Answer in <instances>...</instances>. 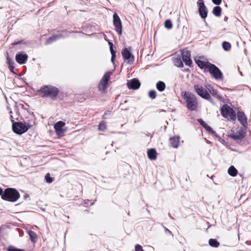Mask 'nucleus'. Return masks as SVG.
I'll use <instances>...</instances> for the list:
<instances>
[{"instance_id": "1", "label": "nucleus", "mask_w": 251, "mask_h": 251, "mask_svg": "<svg viewBox=\"0 0 251 251\" xmlns=\"http://www.w3.org/2000/svg\"><path fill=\"white\" fill-rule=\"evenodd\" d=\"M38 93L42 98H50L51 100H54L59 93V90L52 85H44L38 90Z\"/></svg>"}, {"instance_id": "2", "label": "nucleus", "mask_w": 251, "mask_h": 251, "mask_svg": "<svg viewBox=\"0 0 251 251\" xmlns=\"http://www.w3.org/2000/svg\"><path fill=\"white\" fill-rule=\"evenodd\" d=\"M182 96L185 100L186 107L191 111L197 110L198 102L197 97L189 92L184 91L182 93Z\"/></svg>"}, {"instance_id": "3", "label": "nucleus", "mask_w": 251, "mask_h": 251, "mask_svg": "<svg viewBox=\"0 0 251 251\" xmlns=\"http://www.w3.org/2000/svg\"><path fill=\"white\" fill-rule=\"evenodd\" d=\"M20 198V194L17 189L13 188H8L4 190L2 195V199L4 201L14 202Z\"/></svg>"}, {"instance_id": "4", "label": "nucleus", "mask_w": 251, "mask_h": 251, "mask_svg": "<svg viewBox=\"0 0 251 251\" xmlns=\"http://www.w3.org/2000/svg\"><path fill=\"white\" fill-rule=\"evenodd\" d=\"M222 115L226 118H229L231 120L235 121L236 119V114L232 108L227 104L223 105L221 108Z\"/></svg>"}, {"instance_id": "5", "label": "nucleus", "mask_w": 251, "mask_h": 251, "mask_svg": "<svg viewBox=\"0 0 251 251\" xmlns=\"http://www.w3.org/2000/svg\"><path fill=\"white\" fill-rule=\"evenodd\" d=\"M112 73L111 72H107L100 79L98 87L99 90L100 92L104 93L106 92V90L108 87V82L110 80V77Z\"/></svg>"}, {"instance_id": "6", "label": "nucleus", "mask_w": 251, "mask_h": 251, "mask_svg": "<svg viewBox=\"0 0 251 251\" xmlns=\"http://www.w3.org/2000/svg\"><path fill=\"white\" fill-rule=\"evenodd\" d=\"M12 122V130L13 132L17 134L21 135L28 130L29 129L26 125L22 122H15L11 119Z\"/></svg>"}, {"instance_id": "7", "label": "nucleus", "mask_w": 251, "mask_h": 251, "mask_svg": "<svg viewBox=\"0 0 251 251\" xmlns=\"http://www.w3.org/2000/svg\"><path fill=\"white\" fill-rule=\"evenodd\" d=\"M206 72H209L216 80H222L223 74L221 71L214 64H211Z\"/></svg>"}, {"instance_id": "8", "label": "nucleus", "mask_w": 251, "mask_h": 251, "mask_svg": "<svg viewBox=\"0 0 251 251\" xmlns=\"http://www.w3.org/2000/svg\"><path fill=\"white\" fill-rule=\"evenodd\" d=\"M194 88L197 94L202 98L206 100H211V96L208 91L200 84H195Z\"/></svg>"}, {"instance_id": "9", "label": "nucleus", "mask_w": 251, "mask_h": 251, "mask_svg": "<svg viewBox=\"0 0 251 251\" xmlns=\"http://www.w3.org/2000/svg\"><path fill=\"white\" fill-rule=\"evenodd\" d=\"M199 7V13L202 19H205L207 16L208 10L203 0H199L197 2Z\"/></svg>"}, {"instance_id": "10", "label": "nucleus", "mask_w": 251, "mask_h": 251, "mask_svg": "<svg viewBox=\"0 0 251 251\" xmlns=\"http://www.w3.org/2000/svg\"><path fill=\"white\" fill-rule=\"evenodd\" d=\"M113 25L115 29L119 35H121L122 33V25L120 18L116 13L113 14Z\"/></svg>"}, {"instance_id": "11", "label": "nucleus", "mask_w": 251, "mask_h": 251, "mask_svg": "<svg viewBox=\"0 0 251 251\" xmlns=\"http://www.w3.org/2000/svg\"><path fill=\"white\" fill-rule=\"evenodd\" d=\"M36 118L33 113H28V115L26 116L24 123L26 125L28 128H30L35 125Z\"/></svg>"}, {"instance_id": "12", "label": "nucleus", "mask_w": 251, "mask_h": 251, "mask_svg": "<svg viewBox=\"0 0 251 251\" xmlns=\"http://www.w3.org/2000/svg\"><path fill=\"white\" fill-rule=\"evenodd\" d=\"M181 56L182 60L185 63V65L188 66H191L192 64V60L190 58V51L186 50H183V51L182 52Z\"/></svg>"}, {"instance_id": "13", "label": "nucleus", "mask_w": 251, "mask_h": 251, "mask_svg": "<svg viewBox=\"0 0 251 251\" xmlns=\"http://www.w3.org/2000/svg\"><path fill=\"white\" fill-rule=\"evenodd\" d=\"M141 85L139 80L137 78H133L127 82V86L129 89H138Z\"/></svg>"}, {"instance_id": "14", "label": "nucleus", "mask_w": 251, "mask_h": 251, "mask_svg": "<svg viewBox=\"0 0 251 251\" xmlns=\"http://www.w3.org/2000/svg\"><path fill=\"white\" fill-rule=\"evenodd\" d=\"M196 63L200 68L203 69L204 72H206L209 65L211 64L209 61H204L200 59L196 60Z\"/></svg>"}, {"instance_id": "15", "label": "nucleus", "mask_w": 251, "mask_h": 251, "mask_svg": "<svg viewBox=\"0 0 251 251\" xmlns=\"http://www.w3.org/2000/svg\"><path fill=\"white\" fill-rule=\"evenodd\" d=\"M28 58V55L26 54L18 53L15 56L16 61L20 64H24L25 63Z\"/></svg>"}, {"instance_id": "16", "label": "nucleus", "mask_w": 251, "mask_h": 251, "mask_svg": "<svg viewBox=\"0 0 251 251\" xmlns=\"http://www.w3.org/2000/svg\"><path fill=\"white\" fill-rule=\"evenodd\" d=\"M237 117L238 121L242 126H246L247 125V118L243 111H239L238 112Z\"/></svg>"}, {"instance_id": "17", "label": "nucleus", "mask_w": 251, "mask_h": 251, "mask_svg": "<svg viewBox=\"0 0 251 251\" xmlns=\"http://www.w3.org/2000/svg\"><path fill=\"white\" fill-rule=\"evenodd\" d=\"M245 136V133L242 130H240L236 133H232L229 135V137L234 140H241L243 139Z\"/></svg>"}, {"instance_id": "18", "label": "nucleus", "mask_w": 251, "mask_h": 251, "mask_svg": "<svg viewBox=\"0 0 251 251\" xmlns=\"http://www.w3.org/2000/svg\"><path fill=\"white\" fill-rule=\"evenodd\" d=\"M122 55L124 60H127L130 61V59L131 57L133 59V56L131 53L130 50L127 48L123 49L122 51Z\"/></svg>"}, {"instance_id": "19", "label": "nucleus", "mask_w": 251, "mask_h": 251, "mask_svg": "<svg viewBox=\"0 0 251 251\" xmlns=\"http://www.w3.org/2000/svg\"><path fill=\"white\" fill-rule=\"evenodd\" d=\"M179 136H174L171 137L169 140V142L172 147L174 148H177L179 145Z\"/></svg>"}, {"instance_id": "20", "label": "nucleus", "mask_w": 251, "mask_h": 251, "mask_svg": "<svg viewBox=\"0 0 251 251\" xmlns=\"http://www.w3.org/2000/svg\"><path fill=\"white\" fill-rule=\"evenodd\" d=\"M147 154L149 158L151 160H154L157 158V152L155 149L148 150Z\"/></svg>"}, {"instance_id": "21", "label": "nucleus", "mask_w": 251, "mask_h": 251, "mask_svg": "<svg viewBox=\"0 0 251 251\" xmlns=\"http://www.w3.org/2000/svg\"><path fill=\"white\" fill-rule=\"evenodd\" d=\"M208 92L209 94H211L213 96L216 97L218 99H220L221 97L218 94V91L217 90L214 89L210 85H208Z\"/></svg>"}, {"instance_id": "22", "label": "nucleus", "mask_w": 251, "mask_h": 251, "mask_svg": "<svg viewBox=\"0 0 251 251\" xmlns=\"http://www.w3.org/2000/svg\"><path fill=\"white\" fill-rule=\"evenodd\" d=\"M62 37V35L61 34H57V35H54L50 37H49L47 41H46V44L49 45L51 43H52L53 41H55L58 39L59 38Z\"/></svg>"}, {"instance_id": "23", "label": "nucleus", "mask_w": 251, "mask_h": 251, "mask_svg": "<svg viewBox=\"0 0 251 251\" xmlns=\"http://www.w3.org/2000/svg\"><path fill=\"white\" fill-rule=\"evenodd\" d=\"M7 63L8 65V68L11 72H13V70L15 68L14 67V62L12 60V59L9 56L8 54H7Z\"/></svg>"}, {"instance_id": "24", "label": "nucleus", "mask_w": 251, "mask_h": 251, "mask_svg": "<svg viewBox=\"0 0 251 251\" xmlns=\"http://www.w3.org/2000/svg\"><path fill=\"white\" fill-rule=\"evenodd\" d=\"M199 123L200 125L202 126L207 131L210 132H213V130L212 128L208 126L205 122H204L202 119H199L198 120Z\"/></svg>"}, {"instance_id": "25", "label": "nucleus", "mask_w": 251, "mask_h": 251, "mask_svg": "<svg viewBox=\"0 0 251 251\" xmlns=\"http://www.w3.org/2000/svg\"><path fill=\"white\" fill-rule=\"evenodd\" d=\"M222 10L221 7L216 6L213 8L212 13L215 16L219 17L221 16Z\"/></svg>"}, {"instance_id": "26", "label": "nucleus", "mask_w": 251, "mask_h": 251, "mask_svg": "<svg viewBox=\"0 0 251 251\" xmlns=\"http://www.w3.org/2000/svg\"><path fill=\"white\" fill-rule=\"evenodd\" d=\"M228 173L230 176L234 177L237 176L238 171L233 166H231L228 169Z\"/></svg>"}, {"instance_id": "27", "label": "nucleus", "mask_w": 251, "mask_h": 251, "mask_svg": "<svg viewBox=\"0 0 251 251\" xmlns=\"http://www.w3.org/2000/svg\"><path fill=\"white\" fill-rule=\"evenodd\" d=\"M28 235L30 237L31 241L33 243H35L37 241V236L36 233L32 230H30L28 232Z\"/></svg>"}, {"instance_id": "28", "label": "nucleus", "mask_w": 251, "mask_h": 251, "mask_svg": "<svg viewBox=\"0 0 251 251\" xmlns=\"http://www.w3.org/2000/svg\"><path fill=\"white\" fill-rule=\"evenodd\" d=\"M166 88L165 83L162 81H159L156 84V88L160 92L163 91Z\"/></svg>"}, {"instance_id": "29", "label": "nucleus", "mask_w": 251, "mask_h": 251, "mask_svg": "<svg viewBox=\"0 0 251 251\" xmlns=\"http://www.w3.org/2000/svg\"><path fill=\"white\" fill-rule=\"evenodd\" d=\"M209 244L212 247L217 248L220 246L219 242L215 239H210Z\"/></svg>"}, {"instance_id": "30", "label": "nucleus", "mask_w": 251, "mask_h": 251, "mask_svg": "<svg viewBox=\"0 0 251 251\" xmlns=\"http://www.w3.org/2000/svg\"><path fill=\"white\" fill-rule=\"evenodd\" d=\"M223 49L226 51H229L231 49V45L229 42L224 41L222 44Z\"/></svg>"}, {"instance_id": "31", "label": "nucleus", "mask_w": 251, "mask_h": 251, "mask_svg": "<svg viewBox=\"0 0 251 251\" xmlns=\"http://www.w3.org/2000/svg\"><path fill=\"white\" fill-rule=\"evenodd\" d=\"M106 128L107 126L106 123L103 121H101L99 125V129L100 131H104L106 130Z\"/></svg>"}, {"instance_id": "32", "label": "nucleus", "mask_w": 251, "mask_h": 251, "mask_svg": "<svg viewBox=\"0 0 251 251\" xmlns=\"http://www.w3.org/2000/svg\"><path fill=\"white\" fill-rule=\"evenodd\" d=\"M65 124L64 122L61 121H58L54 125V129H57V128H59V129L63 128V127L65 126Z\"/></svg>"}, {"instance_id": "33", "label": "nucleus", "mask_w": 251, "mask_h": 251, "mask_svg": "<svg viewBox=\"0 0 251 251\" xmlns=\"http://www.w3.org/2000/svg\"><path fill=\"white\" fill-rule=\"evenodd\" d=\"M175 64L178 67L181 68L183 67V63L180 58H176L175 60Z\"/></svg>"}, {"instance_id": "34", "label": "nucleus", "mask_w": 251, "mask_h": 251, "mask_svg": "<svg viewBox=\"0 0 251 251\" xmlns=\"http://www.w3.org/2000/svg\"><path fill=\"white\" fill-rule=\"evenodd\" d=\"M45 179L47 183H50L53 182L54 178L50 177V173H47L45 176Z\"/></svg>"}, {"instance_id": "35", "label": "nucleus", "mask_w": 251, "mask_h": 251, "mask_svg": "<svg viewBox=\"0 0 251 251\" xmlns=\"http://www.w3.org/2000/svg\"><path fill=\"white\" fill-rule=\"evenodd\" d=\"M165 26L167 29H171L173 27L172 22L170 20H167L165 22Z\"/></svg>"}, {"instance_id": "36", "label": "nucleus", "mask_w": 251, "mask_h": 251, "mask_svg": "<svg viewBox=\"0 0 251 251\" xmlns=\"http://www.w3.org/2000/svg\"><path fill=\"white\" fill-rule=\"evenodd\" d=\"M149 96L151 99H155L156 97V93L154 90H151L149 92Z\"/></svg>"}, {"instance_id": "37", "label": "nucleus", "mask_w": 251, "mask_h": 251, "mask_svg": "<svg viewBox=\"0 0 251 251\" xmlns=\"http://www.w3.org/2000/svg\"><path fill=\"white\" fill-rule=\"evenodd\" d=\"M55 131L56 132V134L59 136H63L64 135V130L63 129V128H60V129H59V128H57V129H55Z\"/></svg>"}, {"instance_id": "38", "label": "nucleus", "mask_w": 251, "mask_h": 251, "mask_svg": "<svg viewBox=\"0 0 251 251\" xmlns=\"http://www.w3.org/2000/svg\"><path fill=\"white\" fill-rule=\"evenodd\" d=\"M8 251H25L22 249H19L15 248L13 246H9L8 249Z\"/></svg>"}, {"instance_id": "39", "label": "nucleus", "mask_w": 251, "mask_h": 251, "mask_svg": "<svg viewBox=\"0 0 251 251\" xmlns=\"http://www.w3.org/2000/svg\"><path fill=\"white\" fill-rule=\"evenodd\" d=\"M135 251H145L143 249L142 247L140 245H136L135 247Z\"/></svg>"}, {"instance_id": "40", "label": "nucleus", "mask_w": 251, "mask_h": 251, "mask_svg": "<svg viewBox=\"0 0 251 251\" xmlns=\"http://www.w3.org/2000/svg\"><path fill=\"white\" fill-rule=\"evenodd\" d=\"M111 111H109V110L106 111L104 112V113L102 116L103 118L104 119H106L107 116L111 115Z\"/></svg>"}, {"instance_id": "41", "label": "nucleus", "mask_w": 251, "mask_h": 251, "mask_svg": "<svg viewBox=\"0 0 251 251\" xmlns=\"http://www.w3.org/2000/svg\"><path fill=\"white\" fill-rule=\"evenodd\" d=\"M111 53V60L113 61L116 57V51L115 50L110 51Z\"/></svg>"}, {"instance_id": "42", "label": "nucleus", "mask_w": 251, "mask_h": 251, "mask_svg": "<svg viewBox=\"0 0 251 251\" xmlns=\"http://www.w3.org/2000/svg\"><path fill=\"white\" fill-rule=\"evenodd\" d=\"M212 1L216 5H219L222 2V0H212Z\"/></svg>"}, {"instance_id": "43", "label": "nucleus", "mask_w": 251, "mask_h": 251, "mask_svg": "<svg viewBox=\"0 0 251 251\" xmlns=\"http://www.w3.org/2000/svg\"><path fill=\"white\" fill-rule=\"evenodd\" d=\"M164 228H165V233L167 234H170V235H171L172 236H173V234H172V232L169 229H168L166 227H164Z\"/></svg>"}, {"instance_id": "44", "label": "nucleus", "mask_w": 251, "mask_h": 251, "mask_svg": "<svg viewBox=\"0 0 251 251\" xmlns=\"http://www.w3.org/2000/svg\"><path fill=\"white\" fill-rule=\"evenodd\" d=\"M108 44L109 45L110 51L114 50L113 48V43L112 42H108Z\"/></svg>"}, {"instance_id": "45", "label": "nucleus", "mask_w": 251, "mask_h": 251, "mask_svg": "<svg viewBox=\"0 0 251 251\" xmlns=\"http://www.w3.org/2000/svg\"><path fill=\"white\" fill-rule=\"evenodd\" d=\"M23 44V41H18V42H14V43H13L12 44V45H17L18 44ZM23 44H25V43H23Z\"/></svg>"}, {"instance_id": "46", "label": "nucleus", "mask_w": 251, "mask_h": 251, "mask_svg": "<svg viewBox=\"0 0 251 251\" xmlns=\"http://www.w3.org/2000/svg\"><path fill=\"white\" fill-rule=\"evenodd\" d=\"M3 190L0 187V196H1V198H2V195L3 194Z\"/></svg>"}]
</instances>
